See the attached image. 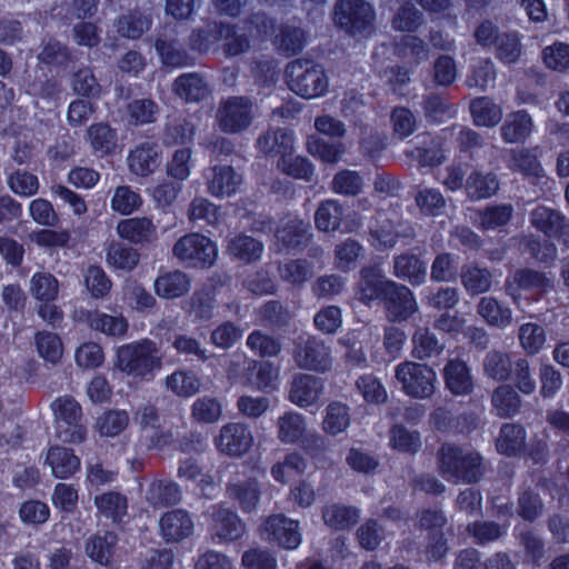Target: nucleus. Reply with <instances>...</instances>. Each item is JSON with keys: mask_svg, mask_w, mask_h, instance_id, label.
Returning <instances> with one entry per match:
<instances>
[{"mask_svg": "<svg viewBox=\"0 0 569 569\" xmlns=\"http://www.w3.org/2000/svg\"><path fill=\"white\" fill-rule=\"evenodd\" d=\"M128 161L133 173L146 177L159 167L160 154L157 146L143 143L130 152Z\"/></svg>", "mask_w": 569, "mask_h": 569, "instance_id": "obj_29", "label": "nucleus"}, {"mask_svg": "<svg viewBox=\"0 0 569 569\" xmlns=\"http://www.w3.org/2000/svg\"><path fill=\"white\" fill-rule=\"evenodd\" d=\"M506 291L516 298L517 290H536L546 293L553 288V281L542 271L531 268H520L515 271L511 279L506 281Z\"/></svg>", "mask_w": 569, "mask_h": 569, "instance_id": "obj_16", "label": "nucleus"}, {"mask_svg": "<svg viewBox=\"0 0 569 569\" xmlns=\"http://www.w3.org/2000/svg\"><path fill=\"white\" fill-rule=\"evenodd\" d=\"M278 371L271 362L251 360L244 372L247 385L264 389L277 379Z\"/></svg>", "mask_w": 569, "mask_h": 569, "instance_id": "obj_48", "label": "nucleus"}, {"mask_svg": "<svg viewBox=\"0 0 569 569\" xmlns=\"http://www.w3.org/2000/svg\"><path fill=\"white\" fill-rule=\"evenodd\" d=\"M325 389L323 380L309 373H297L290 386L289 399L300 408L315 405Z\"/></svg>", "mask_w": 569, "mask_h": 569, "instance_id": "obj_15", "label": "nucleus"}, {"mask_svg": "<svg viewBox=\"0 0 569 569\" xmlns=\"http://www.w3.org/2000/svg\"><path fill=\"white\" fill-rule=\"evenodd\" d=\"M173 256L193 267H211L217 259V247L206 236L189 233L181 237L173 246Z\"/></svg>", "mask_w": 569, "mask_h": 569, "instance_id": "obj_9", "label": "nucleus"}, {"mask_svg": "<svg viewBox=\"0 0 569 569\" xmlns=\"http://www.w3.org/2000/svg\"><path fill=\"white\" fill-rule=\"evenodd\" d=\"M291 355L301 370L323 373L332 366L330 347L316 337H299L293 342Z\"/></svg>", "mask_w": 569, "mask_h": 569, "instance_id": "obj_8", "label": "nucleus"}, {"mask_svg": "<svg viewBox=\"0 0 569 569\" xmlns=\"http://www.w3.org/2000/svg\"><path fill=\"white\" fill-rule=\"evenodd\" d=\"M322 425L323 430L331 436L343 432L350 425L348 406L338 401L331 402L327 407Z\"/></svg>", "mask_w": 569, "mask_h": 569, "instance_id": "obj_50", "label": "nucleus"}, {"mask_svg": "<svg viewBox=\"0 0 569 569\" xmlns=\"http://www.w3.org/2000/svg\"><path fill=\"white\" fill-rule=\"evenodd\" d=\"M525 438L526 435L522 427L513 423H505L496 441L497 450L505 455H516L522 450Z\"/></svg>", "mask_w": 569, "mask_h": 569, "instance_id": "obj_49", "label": "nucleus"}, {"mask_svg": "<svg viewBox=\"0 0 569 569\" xmlns=\"http://www.w3.org/2000/svg\"><path fill=\"white\" fill-rule=\"evenodd\" d=\"M370 236L375 247L379 250L389 249L396 246L399 239H412L416 236L413 227L401 221L399 218H390L378 213L376 224L370 227Z\"/></svg>", "mask_w": 569, "mask_h": 569, "instance_id": "obj_10", "label": "nucleus"}, {"mask_svg": "<svg viewBox=\"0 0 569 569\" xmlns=\"http://www.w3.org/2000/svg\"><path fill=\"white\" fill-rule=\"evenodd\" d=\"M310 224L298 218H290L276 230V238L286 248L302 249L308 246Z\"/></svg>", "mask_w": 569, "mask_h": 569, "instance_id": "obj_20", "label": "nucleus"}, {"mask_svg": "<svg viewBox=\"0 0 569 569\" xmlns=\"http://www.w3.org/2000/svg\"><path fill=\"white\" fill-rule=\"evenodd\" d=\"M129 423V416L124 410H109L102 413L96 422L101 436L114 437L120 435Z\"/></svg>", "mask_w": 569, "mask_h": 569, "instance_id": "obj_60", "label": "nucleus"}, {"mask_svg": "<svg viewBox=\"0 0 569 569\" xmlns=\"http://www.w3.org/2000/svg\"><path fill=\"white\" fill-rule=\"evenodd\" d=\"M159 106L149 98L136 99L127 107L130 122L134 126H143L156 122L159 114Z\"/></svg>", "mask_w": 569, "mask_h": 569, "instance_id": "obj_52", "label": "nucleus"}, {"mask_svg": "<svg viewBox=\"0 0 569 569\" xmlns=\"http://www.w3.org/2000/svg\"><path fill=\"white\" fill-rule=\"evenodd\" d=\"M218 30L219 41L223 42L222 49L227 57H234L247 52L250 48V41L243 33H239L237 28L229 23L221 22Z\"/></svg>", "mask_w": 569, "mask_h": 569, "instance_id": "obj_45", "label": "nucleus"}, {"mask_svg": "<svg viewBox=\"0 0 569 569\" xmlns=\"http://www.w3.org/2000/svg\"><path fill=\"white\" fill-rule=\"evenodd\" d=\"M460 278L463 288L470 295L487 292L492 282L491 272L486 268H479L477 266H467L462 268Z\"/></svg>", "mask_w": 569, "mask_h": 569, "instance_id": "obj_44", "label": "nucleus"}, {"mask_svg": "<svg viewBox=\"0 0 569 569\" xmlns=\"http://www.w3.org/2000/svg\"><path fill=\"white\" fill-rule=\"evenodd\" d=\"M466 192L471 200H480L492 197L499 190V180L492 172L482 173L475 170L466 181Z\"/></svg>", "mask_w": 569, "mask_h": 569, "instance_id": "obj_32", "label": "nucleus"}, {"mask_svg": "<svg viewBox=\"0 0 569 569\" xmlns=\"http://www.w3.org/2000/svg\"><path fill=\"white\" fill-rule=\"evenodd\" d=\"M218 449L229 456L246 453L253 443V436L249 426L231 422L223 426L216 440Z\"/></svg>", "mask_w": 569, "mask_h": 569, "instance_id": "obj_14", "label": "nucleus"}, {"mask_svg": "<svg viewBox=\"0 0 569 569\" xmlns=\"http://www.w3.org/2000/svg\"><path fill=\"white\" fill-rule=\"evenodd\" d=\"M136 249L123 243H112L107 253V261L117 269L132 270L139 262Z\"/></svg>", "mask_w": 569, "mask_h": 569, "instance_id": "obj_63", "label": "nucleus"}, {"mask_svg": "<svg viewBox=\"0 0 569 569\" xmlns=\"http://www.w3.org/2000/svg\"><path fill=\"white\" fill-rule=\"evenodd\" d=\"M521 246L525 253L541 263L548 264L556 260L557 248L552 242L541 241L535 236H526L522 237Z\"/></svg>", "mask_w": 569, "mask_h": 569, "instance_id": "obj_56", "label": "nucleus"}, {"mask_svg": "<svg viewBox=\"0 0 569 569\" xmlns=\"http://www.w3.org/2000/svg\"><path fill=\"white\" fill-rule=\"evenodd\" d=\"M335 24L347 34L367 37L375 31V10L365 0H339L332 11Z\"/></svg>", "mask_w": 569, "mask_h": 569, "instance_id": "obj_3", "label": "nucleus"}, {"mask_svg": "<svg viewBox=\"0 0 569 569\" xmlns=\"http://www.w3.org/2000/svg\"><path fill=\"white\" fill-rule=\"evenodd\" d=\"M257 147L266 156H279L282 159V157L292 152L293 137L282 128L269 129L258 137Z\"/></svg>", "mask_w": 569, "mask_h": 569, "instance_id": "obj_22", "label": "nucleus"}, {"mask_svg": "<svg viewBox=\"0 0 569 569\" xmlns=\"http://www.w3.org/2000/svg\"><path fill=\"white\" fill-rule=\"evenodd\" d=\"M261 536L284 549H296L301 543L298 521L283 515L269 516L261 526Z\"/></svg>", "mask_w": 569, "mask_h": 569, "instance_id": "obj_11", "label": "nucleus"}, {"mask_svg": "<svg viewBox=\"0 0 569 569\" xmlns=\"http://www.w3.org/2000/svg\"><path fill=\"white\" fill-rule=\"evenodd\" d=\"M401 391L413 399H429L436 391L437 373L426 363L405 361L395 369Z\"/></svg>", "mask_w": 569, "mask_h": 569, "instance_id": "obj_5", "label": "nucleus"}, {"mask_svg": "<svg viewBox=\"0 0 569 569\" xmlns=\"http://www.w3.org/2000/svg\"><path fill=\"white\" fill-rule=\"evenodd\" d=\"M241 566L244 569H277L278 561L270 550L257 546L242 553Z\"/></svg>", "mask_w": 569, "mask_h": 569, "instance_id": "obj_64", "label": "nucleus"}, {"mask_svg": "<svg viewBox=\"0 0 569 569\" xmlns=\"http://www.w3.org/2000/svg\"><path fill=\"white\" fill-rule=\"evenodd\" d=\"M242 183V176L233 167L219 164L211 168L208 176V191L213 197H229L233 194Z\"/></svg>", "mask_w": 569, "mask_h": 569, "instance_id": "obj_17", "label": "nucleus"}, {"mask_svg": "<svg viewBox=\"0 0 569 569\" xmlns=\"http://www.w3.org/2000/svg\"><path fill=\"white\" fill-rule=\"evenodd\" d=\"M278 439L282 443H295L306 431L305 418L297 412H286L277 420Z\"/></svg>", "mask_w": 569, "mask_h": 569, "instance_id": "obj_42", "label": "nucleus"}, {"mask_svg": "<svg viewBox=\"0 0 569 569\" xmlns=\"http://www.w3.org/2000/svg\"><path fill=\"white\" fill-rule=\"evenodd\" d=\"M436 461L438 472L453 483H477L485 475L483 457L473 449L452 442L439 447Z\"/></svg>", "mask_w": 569, "mask_h": 569, "instance_id": "obj_1", "label": "nucleus"}, {"mask_svg": "<svg viewBox=\"0 0 569 569\" xmlns=\"http://www.w3.org/2000/svg\"><path fill=\"white\" fill-rule=\"evenodd\" d=\"M533 122L530 114L519 110L507 114L501 126V137L508 143L523 142L532 132Z\"/></svg>", "mask_w": 569, "mask_h": 569, "instance_id": "obj_23", "label": "nucleus"}, {"mask_svg": "<svg viewBox=\"0 0 569 569\" xmlns=\"http://www.w3.org/2000/svg\"><path fill=\"white\" fill-rule=\"evenodd\" d=\"M148 501L154 507L177 505L181 499L179 487L170 481H153L147 491Z\"/></svg>", "mask_w": 569, "mask_h": 569, "instance_id": "obj_47", "label": "nucleus"}, {"mask_svg": "<svg viewBox=\"0 0 569 569\" xmlns=\"http://www.w3.org/2000/svg\"><path fill=\"white\" fill-rule=\"evenodd\" d=\"M162 358L157 345L151 340H142L124 345L118 349L117 366L129 376L146 378L160 369Z\"/></svg>", "mask_w": 569, "mask_h": 569, "instance_id": "obj_2", "label": "nucleus"}, {"mask_svg": "<svg viewBox=\"0 0 569 569\" xmlns=\"http://www.w3.org/2000/svg\"><path fill=\"white\" fill-rule=\"evenodd\" d=\"M491 403L497 416L509 418L519 411L521 399L511 386L500 385L492 392Z\"/></svg>", "mask_w": 569, "mask_h": 569, "instance_id": "obj_35", "label": "nucleus"}, {"mask_svg": "<svg viewBox=\"0 0 569 569\" xmlns=\"http://www.w3.org/2000/svg\"><path fill=\"white\" fill-rule=\"evenodd\" d=\"M166 386L179 397H191L200 389V379L191 371H176L167 377Z\"/></svg>", "mask_w": 569, "mask_h": 569, "instance_id": "obj_55", "label": "nucleus"}, {"mask_svg": "<svg viewBox=\"0 0 569 569\" xmlns=\"http://www.w3.org/2000/svg\"><path fill=\"white\" fill-rule=\"evenodd\" d=\"M385 307L390 321H405L418 311V305L409 288L396 282L385 289Z\"/></svg>", "mask_w": 569, "mask_h": 569, "instance_id": "obj_13", "label": "nucleus"}, {"mask_svg": "<svg viewBox=\"0 0 569 569\" xmlns=\"http://www.w3.org/2000/svg\"><path fill=\"white\" fill-rule=\"evenodd\" d=\"M496 58L502 63H516L522 51L520 38L517 32H502L495 43Z\"/></svg>", "mask_w": 569, "mask_h": 569, "instance_id": "obj_51", "label": "nucleus"}, {"mask_svg": "<svg viewBox=\"0 0 569 569\" xmlns=\"http://www.w3.org/2000/svg\"><path fill=\"white\" fill-rule=\"evenodd\" d=\"M172 91L186 102H200L210 94L208 81L198 72L179 76L172 83Z\"/></svg>", "mask_w": 569, "mask_h": 569, "instance_id": "obj_18", "label": "nucleus"}, {"mask_svg": "<svg viewBox=\"0 0 569 569\" xmlns=\"http://www.w3.org/2000/svg\"><path fill=\"white\" fill-rule=\"evenodd\" d=\"M470 112L477 126L495 127L502 117L500 106L488 97H479L470 102Z\"/></svg>", "mask_w": 569, "mask_h": 569, "instance_id": "obj_36", "label": "nucleus"}, {"mask_svg": "<svg viewBox=\"0 0 569 569\" xmlns=\"http://www.w3.org/2000/svg\"><path fill=\"white\" fill-rule=\"evenodd\" d=\"M38 353L46 361L57 363L63 355V346L58 335L49 331H40L34 337Z\"/></svg>", "mask_w": 569, "mask_h": 569, "instance_id": "obj_53", "label": "nucleus"}, {"mask_svg": "<svg viewBox=\"0 0 569 569\" xmlns=\"http://www.w3.org/2000/svg\"><path fill=\"white\" fill-rule=\"evenodd\" d=\"M117 31L129 39H138L150 27V19L140 12H130L117 20Z\"/></svg>", "mask_w": 569, "mask_h": 569, "instance_id": "obj_61", "label": "nucleus"}, {"mask_svg": "<svg viewBox=\"0 0 569 569\" xmlns=\"http://www.w3.org/2000/svg\"><path fill=\"white\" fill-rule=\"evenodd\" d=\"M360 276V299L366 303L380 296L383 298L387 284L393 283V281L385 279L379 269L372 267L363 268Z\"/></svg>", "mask_w": 569, "mask_h": 569, "instance_id": "obj_33", "label": "nucleus"}, {"mask_svg": "<svg viewBox=\"0 0 569 569\" xmlns=\"http://www.w3.org/2000/svg\"><path fill=\"white\" fill-rule=\"evenodd\" d=\"M254 103L243 96L222 99L216 112L219 129L229 134L247 130L254 119Z\"/></svg>", "mask_w": 569, "mask_h": 569, "instance_id": "obj_7", "label": "nucleus"}, {"mask_svg": "<svg viewBox=\"0 0 569 569\" xmlns=\"http://www.w3.org/2000/svg\"><path fill=\"white\" fill-rule=\"evenodd\" d=\"M91 148L101 154L112 152L117 147V133L108 123H94L87 130Z\"/></svg>", "mask_w": 569, "mask_h": 569, "instance_id": "obj_46", "label": "nucleus"}, {"mask_svg": "<svg viewBox=\"0 0 569 569\" xmlns=\"http://www.w3.org/2000/svg\"><path fill=\"white\" fill-rule=\"evenodd\" d=\"M247 346L261 358L277 357L281 352L280 341L261 330H254L248 336Z\"/></svg>", "mask_w": 569, "mask_h": 569, "instance_id": "obj_58", "label": "nucleus"}, {"mask_svg": "<svg viewBox=\"0 0 569 569\" xmlns=\"http://www.w3.org/2000/svg\"><path fill=\"white\" fill-rule=\"evenodd\" d=\"M117 231L121 238L133 243L150 242L157 237L156 226L146 217L122 220Z\"/></svg>", "mask_w": 569, "mask_h": 569, "instance_id": "obj_24", "label": "nucleus"}, {"mask_svg": "<svg viewBox=\"0 0 569 569\" xmlns=\"http://www.w3.org/2000/svg\"><path fill=\"white\" fill-rule=\"evenodd\" d=\"M512 365L510 356L499 350L489 351L482 362L485 375L496 381H507L511 377Z\"/></svg>", "mask_w": 569, "mask_h": 569, "instance_id": "obj_37", "label": "nucleus"}, {"mask_svg": "<svg viewBox=\"0 0 569 569\" xmlns=\"http://www.w3.org/2000/svg\"><path fill=\"white\" fill-rule=\"evenodd\" d=\"M54 415L57 438L67 443H80L86 438L81 423L82 410L71 396L59 397L51 403Z\"/></svg>", "mask_w": 569, "mask_h": 569, "instance_id": "obj_6", "label": "nucleus"}, {"mask_svg": "<svg viewBox=\"0 0 569 569\" xmlns=\"http://www.w3.org/2000/svg\"><path fill=\"white\" fill-rule=\"evenodd\" d=\"M278 168L295 179H303L306 181H311L315 172L312 163L307 158L292 156V152L278 161Z\"/></svg>", "mask_w": 569, "mask_h": 569, "instance_id": "obj_57", "label": "nucleus"}, {"mask_svg": "<svg viewBox=\"0 0 569 569\" xmlns=\"http://www.w3.org/2000/svg\"><path fill=\"white\" fill-rule=\"evenodd\" d=\"M213 531L220 540L231 542L244 535L246 526L234 512L219 509L213 515Z\"/></svg>", "mask_w": 569, "mask_h": 569, "instance_id": "obj_25", "label": "nucleus"}, {"mask_svg": "<svg viewBox=\"0 0 569 569\" xmlns=\"http://www.w3.org/2000/svg\"><path fill=\"white\" fill-rule=\"evenodd\" d=\"M162 537L166 541H180L189 537L193 531V522L190 516L182 509L164 513L159 521Z\"/></svg>", "mask_w": 569, "mask_h": 569, "instance_id": "obj_19", "label": "nucleus"}, {"mask_svg": "<svg viewBox=\"0 0 569 569\" xmlns=\"http://www.w3.org/2000/svg\"><path fill=\"white\" fill-rule=\"evenodd\" d=\"M343 217V208L336 200L320 203L315 214L316 227L323 232L339 229Z\"/></svg>", "mask_w": 569, "mask_h": 569, "instance_id": "obj_43", "label": "nucleus"}, {"mask_svg": "<svg viewBox=\"0 0 569 569\" xmlns=\"http://www.w3.org/2000/svg\"><path fill=\"white\" fill-rule=\"evenodd\" d=\"M156 49L167 66L177 68L192 64V58L172 36L162 34L156 41Z\"/></svg>", "mask_w": 569, "mask_h": 569, "instance_id": "obj_31", "label": "nucleus"}, {"mask_svg": "<svg viewBox=\"0 0 569 569\" xmlns=\"http://www.w3.org/2000/svg\"><path fill=\"white\" fill-rule=\"evenodd\" d=\"M306 32L297 26L284 24L276 38L278 49L287 57L299 53L306 46Z\"/></svg>", "mask_w": 569, "mask_h": 569, "instance_id": "obj_41", "label": "nucleus"}, {"mask_svg": "<svg viewBox=\"0 0 569 569\" xmlns=\"http://www.w3.org/2000/svg\"><path fill=\"white\" fill-rule=\"evenodd\" d=\"M38 59L49 66L66 67L72 61V54L67 44L50 39L38 53Z\"/></svg>", "mask_w": 569, "mask_h": 569, "instance_id": "obj_59", "label": "nucleus"}, {"mask_svg": "<svg viewBox=\"0 0 569 569\" xmlns=\"http://www.w3.org/2000/svg\"><path fill=\"white\" fill-rule=\"evenodd\" d=\"M447 389L456 396H466L472 392L473 381L466 362L453 359L443 368Z\"/></svg>", "mask_w": 569, "mask_h": 569, "instance_id": "obj_21", "label": "nucleus"}, {"mask_svg": "<svg viewBox=\"0 0 569 569\" xmlns=\"http://www.w3.org/2000/svg\"><path fill=\"white\" fill-rule=\"evenodd\" d=\"M513 207L509 203L490 206L479 211V227L491 230L506 226L512 217Z\"/></svg>", "mask_w": 569, "mask_h": 569, "instance_id": "obj_54", "label": "nucleus"}, {"mask_svg": "<svg viewBox=\"0 0 569 569\" xmlns=\"http://www.w3.org/2000/svg\"><path fill=\"white\" fill-rule=\"evenodd\" d=\"M222 415V406L217 398L202 397L191 408V417L201 423H214Z\"/></svg>", "mask_w": 569, "mask_h": 569, "instance_id": "obj_62", "label": "nucleus"}, {"mask_svg": "<svg viewBox=\"0 0 569 569\" xmlns=\"http://www.w3.org/2000/svg\"><path fill=\"white\" fill-rule=\"evenodd\" d=\"M322 519L326 525L337 530L348 529L353 526L358 519V509L339 503L327 505L322 510Z\"/></svg>", "mask_w": 569, "mask_h": 569, "instance_id": "obj_38", "label": "nucleus"}, {"mask_svg": "<svg viewBox=\"0 0 569 569\" xmlns=\"http://www.w3.org/2000/svg\"><path fill=\"white\" fill-rule=\"evenodd\" d=\"M443 348L429 328H418L412 336V356L419 360L439 356Z\"/></svg>", "mask_w": 569, "mask_h": 569, "instance_id": "obj_39", "label": "nucleus"}, {"mask_svg": "<svg viewBox=\"0 0 569 569\" xmlns=\"http://www.w3.org/2000/svg\"><path fill=\"white\" fill-rule=\"evenodd\" d=\"M280 278L293 286L302 287L315 274L313 264L307 259L288 260L278 267Z\"/></svg>", "mask_w": 569, "mask_h": 569, "instance_id": "obj_34", "label": "nucleus"}, {"mask_svg": "<svg viewBox=\"0 0 569 569\" xmlns=\"http://www.w3.org/2000/svg\"><path fill=\"white\" fill-rule=\"evenodd\" d=\"M477 313L491 327L503 329L512 323V311L493 297H482Z\"/></svg>", "mask_w": 569, "mask_h": 569, "instance_id": "obj_27", "label": "nucleus"}, {"mask_svg": "<svg viewBox=\"0 0 569 569\" xmlns=\"http://www.w3.org/2000/svg\"><path fill=\"white\" fill-rule=\"evenodd\" d=\"M47 462L57 478H68L80 467V459L72 450L64 447H51L47 455Z\"/></svg>", "mask_w": 569, "mask_h": 569, "instance_id": "obj_30", "label": "nucleus"}, {"mask_svg": "<svg viewBox=\"0 0 569 569\" xmlns=\"http://www.w3.org/2000/svg\"><path fill=\"white\" fill-rule=\"evenodd\" d=\"M286 73L290 89L307 99L323 94L328 88V79L321 64L307 59L291 61Z\"/></svg>", "mask_w": 569, "mask_h": 569, "instance_id": "obj_4", "label": "nucleus"}, {"mask_svg": "<svg viewBox=\"0 0 569 569\" xmlns=\"http://www.w3.org/2000/svg\"><path fill=\"white\" fill-rule=\"evenodd\" d=\"M395 276L408 280L411 284H420L425 281L427 269L425 262L413 253H401L393 259Z\"/></svg>", "mask_w": 569, "mask_h": 569, "instance_id": "obj_26", "label": "nucleus"}, {"mask_svg": "<svg viewBox=\"0 0 569 569\" xmlns=\"http://www.w3.org/2000/svg\"><path fill=\"white\" fill-rule=\"evenodd\" d=\"M530 223L545 236L560 239L569 248V221L558 210L538 206L530 212Z\"/></svg>", "mask_w": 569, "mask_h": 569, "instance_id": "obj_12", "label": "nucleus"}, {"mask_svg": "<svg viewBox=\"0 0 569 569\" xmlns=\"http://www.w3.org/2000/svg\"><path fill=\"white\" fill-rule=\"evenodd\" d=\"M262 251L263 244L250 236H236L228 243V252L244 262L259 260Z\"/></svg>", "mask_w": 569, "mask_h": 569, "instance_id": "obj_40", "label": "nucleus"}, {"mask_svg": "<svg viewBox=\"0 0 569 569\" xmlns=\"http://www.w3.org/2000/svg\"><path fill=\"white\" fill-rule=\"evenodd\" d=\"M154 290L159 297L166 299L182 297L190 290V278L180 270L166 272L156 279Z\"/></svg>", "mask_w": 569, "mask_h": 569, "instance_id": "obj_28", "label": "nucleus"}]
</instances>
